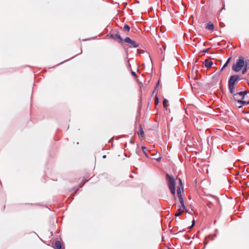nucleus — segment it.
<instances>
[{"label":"nucleus","instance_id":"nucleus-19","mask_svg":"<svg viewBox=\"0 0 249 249\" xmlns=\"http://www.w3.org/2000/svg\"><path fill=\"white\" fill-rule=\"evenodd\" d=\"M131 74L133 76H134L135 77H136V74L134 71H132Z\"/></svg>","mask_w":249,"mask_h":249},{"label":"nucleus","instance_id":"nucleus-20","mask_svg":"<svg viewBox=\"0 0 249 249\" xmlns=\"http://www.w3.org/2000/svg\"><path fill=\"white\" fill-rule=\"evenodd\" d=\"M195 220H194V219H193V221H192V223H192V225H191V226L190 227V228H191L192 227H193L194 226V225H195Z\"/></svg>","mask_w":249,"mask_h":249},{"label":"nucleus","instance_id":"nucleus-27","mask_svg":"<svg viewBox=\"0 0 249 249\" xmlns=\"http://www.w3.org/2000/svg\"><path fill=\"white\" fill-rule=\"evenodd\" d=\"M154 102H155V104H156V98L154 100Z\"/></svg>","mask_w":249,"mask_h":249},{"label":"nucleus","instance_id":"nucleus-12","mask_svg":"<svg viewBox=\"0 0 249 249\" xmlns=\"http://www.w3.org/2000/svg\"><path fill=\"white\" fill-rule=\"evenodd\" d=\"M230 61H231V58H228V60H227L226 62L225 63V64L223 65V67L222 68L221 70H223L224 69H225L228 66V65L230 63Z\"/></svg>","mask_w":249,"mask_h":249},{"label":"nucleus","instance_id":"nucleus-5","mask_svg":"<svg viewBox=\"0 0 249 249\" xmlns=\"http://www.w3.org/2000/svg\"><path fill=\"white\" fill-rule=\"evenodd\" d=\"M239 76L237 75H233L231 76L229 81V89L230 93H233L235 85L237 83Z\"/></svg>","mask_w":249,"mask_h":249},{"label":"nucleus","instance_id":"nucleus-6","mask_svg":"<svg viewBox=\"0 0 249 249\" xmlns=\"http://www.w3.org/2000/svg\"><path fill=\"white\" fill-rule=\"evenodd\" d=\"M124 41L126 43L130 44L133 47L137 48L139 47V44L137 43L135 41L131 39L129 37H125Z\"/></svg>","mask_w":249,"mask_h":249},{"label":"nucleus","instance_id":"nucleus-14","mask_svg":"<svg viewBox=\"0 0 249 249\" xmlns=\"http://www.w3.org/2000/svg\"><path fill=\"white\" fill-rule=\"evenodd\" d=\"M124 29L125 31H126L128 32V31H129L130 27H129V26H128V25H126V24H125V25H124Z\"/></svg>","mask_w":249,"mask_h":249},{"label":"nucleus","instance_id":"nucleus-22","mask_svg":"<svg viewBox=\"0 0 249 249\" xmlns=\"http://www.w3.org/2000/svg\"><path fill=\"white\" fill-rule=\"evenodd\" d=\"M158 103H159V99L158 97H157V102H156L157 105L158 104Z\"/></svg>","mask_w":249,"mask_h":249},{"label":"nucleus","instance_id":"nucleus-2","mask_svg":"<svg viewBox=\"0 0 249 249\" xmlns=\"http://www.w3.org/2000/svg\"><path fill=\"white\" fill-rule=\"evenodd\" d=\"M249 93L247 90L243 91H238L236 93L234 91L233 93H231V98L233 99L235 101H237L240 104L239 107L242 106L247 105L249 104V99L248 100H244L245 97Z\"/></svg>","mask_w":249,"mask_h":249},{"label":"nucleus","instance_id":"nucleus-23","mask_svg":"<svg viewBox=\"0 0 249 249\" xmlns=\"http://www.w3.org/2000/svg\"><path fill=\"white\" fill-rule=\"evenodd\" d=\"M159 83H160V80H159L158 82L157 83V85H156L157 87L158 86Z\"/></svg>","mask_w":249,"mask_h":249},{"label":"nucleus","instance_id":"nucleus-8","mask_svg":"<svg viewBox=\"0 0 249 249\" xmlns=\"http://www.w3.org/2000/svg\"><path fill=\"white\" fill-rule=\"evenodd\" d=\"M213 64V62L209 60H206L205 61V66L208 68H211Z\"/></svg>","mask_w":249,"mask_h":249},{"label":"nucleus","instance_id":"nucleus-11","mask_svg":"<svg viewBox=\"0 0 249 249\" xmlns=\"http://www.w3.org/2000/svg\"><path fill=\"white\" fill-rule=\"evenodd\" d=\"M159 49L160 51V53L162 54L165 51V47L163 44H162L161 46L160 47Z\"/></svg>","mask_w":249,"mask_h":249},{"label":"nucleus","instance_id":"nucleus-10","mask_svg":"<svg viewBox=\"0 0 249 249\" xmlns=\"http://www.w3.org/2000/svg\"><path fill=\"white\" fill-rule=\"evenodd\" d=\"M54 247L56 249H61V243L59 241H56L54 244Z\"/></svg>","mask_w":249,"mask_h":249},{"label":"nucleus","instance_id":"nucleus-24","mask_svg":"<svg viewBox=\"0 0 249 249\" xmlns=\"http://www.w3.org/2000/svg\"><path fill=\"white\" fill-rule=\"evenodd\" d=\"M249 99H246V96H245V98L244 99V100H248Z\"/></svg>","mask_w":249,"mask_h":249},{"label":"nucleus","instance_id":"nucleus-17","mask_svg":"<svg viewBox=\"0 0 249 249\" xmlns=\"http://www.w3.org/2000/svg\"><path fill=\"white\" fill-rule=\"evenodd\" d=\"M142 150L143 151V152H144V154H145V156H146V157H149L148 153H146V152L144 151V150L146 149V148H145V147H144V146H142Z\"/></svg>","mask_w":249,"mask_h":249},{"label":"nucleus","instance_id":"nucleus-25","mask_svg":"<svg viewBox=\"0 0 249 249\" xmlns=\"http://www.w3.org/2000/svg\"><path fill=\"white\" fill-rule=\"evenodd\" d=\"M106 157V155L103 156V158H105Z\"/></svg>","mask_w":249,"mask_h":249},{"label":"nucleus","instance_id":"nucleus-18","mask_svg":"<svg viewBox=\"0 0 249 249\" xmlns=\"http://www.w3.org/2000/svg\"><path fill=\"white\" fill-rule=\"evenodd\" d=\"M161 159V157L160 155V154H159V156L158 157H157V161L160 160Z\"/></svg>","mask_w":249,"mask_h":249},{"label":"nucleus","instance_id":"nucleus-9","mask_svg":"<svg viewBox=\"0 0 249 249\" xmlns=\"http://www.w3.org/2000/svg\"><path fill=\"white\" fill-rule=\"evenodd\" d=\"M214 25L211 22H209L207 23L206 28L207 29L209 30L212 31L213 29Z\"/></svg>","mask_w":249,"mask_h":249},{"label":"nucleus","instance_id":"nucleus-21","mask_svg":"<svg viewBox=\"0 0 249 249\" xmlns=\"http://www.w3.org/2000/svg\"><path fill=\"white\" fill-rule=\"evenodd\" d=\"M208 50H209V49H205V50H204L203 51V52H204V53H207Z\"/></svg>","mask_w":249,"mask_h":249},{"label":"nucleus","instance_id":"nucleus-16","mask_svg":"<svg viewBox=\"0 0 249 249\" xmlns=\"http://www.w3.org/2000/svg\"><path fill=\"white\" fill-rule=\"evenodd\" d=\"M167 100L166 99H164L163 102V105L165 108H166L167 107Z\"/></svg>","mask_w":249,"mask_h":249},{"label":"nucleus","instance_id":"nucleus-28","mask_svg":"<svg viewBox=\"0 0 249 249\" xmlns=\"http://www.w3.org/2000/svg\"><path fill=\"white\" fill-rule=\"evenodd\" d=\"M155 90H156V89H155L154 90H153V93H154V92L155 91Z\"/></svg>","mask_w":249,"mask_h":249},{"label":"nucleus","instance_id":"nucleus-7","mask_svg":"<svg viewBox=\"0 0 249 249\" xmlns=\"http://www.w3.org/2000/svg\"><path fill=\"white\" fill-rule=\"evenodd\" d=\"M139 132H138V134L139 136L141 137H143L144 136V132L142 128V126L141 124L139 125Z\"/></svg>","mask_w":249,"mask_h":249},{"label":"nucleus","instance_id":"nucleus-13","mask_svg":"<svg viewBox=\"0 0 249 249\" xmlns=\"http://www.w3.org/2000/svg\"><path fill=\"white\" fill-rule=\"evenodd\" d=\"M115 36L116 38L119 39L120 40V41H122L123 40V38L121 37L120 35L118 33L115 34Z\"/></svg>","mask_w":249,"mask_h":249},{"label":"nucleus","instance_id":"nucleus-4","mask_svg":"<svg viewBox=\"0 0 249 249\" xmlns=\"http://www.w3.org/2000/svg\"><path fill=\"white\" fill-rule=\"evenodd\" d=\"M166 179L168 187L173 195H175L176 192V181L174 178L169 174L166 175Z\"/></svg>","mask_w":249,"mask_h":249},{"label":"nucleus","instance_id":"nucleus-15","mask_svg":"<svg viewBox=\"0 0 249 249\" xmlns=\"http://www.w3.org/2000/svg\"><path fill=\"white\" fill-rule=\"evenodd\" d=\"M183 213L180 212V211H177V212L175 214V216L176 217H178L180 216Z\"/></svg>","mask_w":249,"mask_h":249},{"label":"nucleus","instance_id":"nucleus-1","mask_svg":"<svg viewBox=\"0 0 249 249\" xmlns=\"http://www.w3.org/2000/svg\"><path fill=\"white\" fill-rule=\"evenodd\" d=\"M249 68V60H245L244 57L240 56L235 63L232 66V69L235 72L242 71V74L246 73Z\"/></svg>","mask_w":249,"mask_h":249},{"label":"nucleus","instance_id":"nucleus-3","mask_svg":"<svg viewBox=\"0 0 249 249\" xmlns=\"http://www.w3.org/2000/svg\"><path fill=\"white\" fill-rule=\"evenodd\" d=\"M179 182V185L177 187V193L180 205L178 206V211H180L183 213L186 210V207L185 206L184 200L182 196V194L183 193V187L182 181L180 178H178Z\"/></svg>","mask_w":249,"mask_h":249},{"label":"nucleus","instance_id":"nucleus-26","mask_svg":"<svg viewBox=\"0 0 249 249\" xmlns=\"http://www.w3.org/2000/svg\"><path fill=\"white\" fill-rule=\"evenodd\" d=\"M151 155H152V156H155V155H154V154H151Z\"/></svg>","mask_w":249,"mask_h":249}]
</instances>
